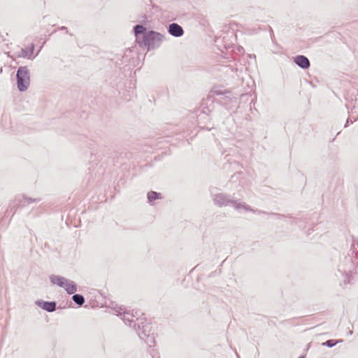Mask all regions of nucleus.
Returning a JSON list of instances; mask_svg holds the SVG:
<instances>
[{"instance_id":"14","label":"nucleus","mask_w":358,"mask_h":358,"mask_svg":"<svg viewBox=\"0 0 358 358\" xmlns=\"http://www.w3.org/2000/svg\"><path fill=\"white\" fill-rule=\"evenodd\" d=\"M154 335L155 333L153 331L152 333L148 334V335L145 336V338L143 339L149 347H152L155 345V340Z\"/></svg>"},{"instance_id":"3","label":"nucleus","mask_w":358,"mask_h":358,"mask_svg":"<svg viewBox=\"0 0 358 358\" xmlns=\"http://www.w3.org/2000/svg\"><path fill=\"white\" fill-rule=\"evenodd\" d=\"M215 95L220 96V103L229 110L234 111L237 108V99L232 96L230 90L222 89L221 87H214L208 95V99H211Z\"/></svg>"},{"instance_id":"8","label":"nucleus","mask_w":358,"mask_h":358,"mask_svg":"<svg viewBox=\"0 0 358 358\" xmlns=\"http://www.w3.org/2000/svg\"><path fill=\"white\" fill-rule=\"evenodd\" d=\"M42 47H43V45H41L36 55H34V44L31 43L29 47L25 48H22L18 53V57H23V58H27L29 59H34L36 57V56L38 54V52L41 50Z\"/></svg>"},{"instance_id":"10","label":"nucleus","mask_w":358,"mask_h":358,"mask_svg":"<svg viewBox=\"0 0 358 358\" xmlns=\"http://www.w3.org/2000/svg\"><path fill=\"white\" fill-rule=\"evenodd\" d=\"M168 32L174 37H180L184 34L182 27L176 22L171 23L168 27Z\"/></svg>"},{"instance_id":"11","label":"nucleus","mask_w":358,"mask_h":358,"mask_svg":"<svg viewBox=\"0 0 358 358\" xmlns=\"http://www.w3.org/2000/svg\"><path fill=\"white\" fill-rule=\"evenodd\" d=\"M294 62L297 65L303 69H307L310 66V62L308 58L302 55L296 57Z\"/></svg>"},{"instance_id":"6","label":"nucleus","mask_w":358,"mask_h":358,"mask_svg":"<svg viewBox=\"0 0 358 358\" xmlns=\"http://www.w3.org/2000/svg\"><path fill=\"white\" fill-rule=\"evenodd\" d=\"M17 86L20 92L26 91L30 84V73L27 66H20L16 73Z\"/></svg>"},{"instance_id":"20","label":"nucleus","mask_w":358,"mask_h":358,"mask_svg":"<svg viewBox=\"0 0 358 358\" xmlns=\"http://www.w3.org/2000/svg\"><path fill=\"white\" fill-rule=\"evenodd\" d=\"M301 358H303V357H301Z\"/></svg>"},{"instance_id":"18","label":"nucleus","mask_w":358,"mask_h":358,"mask_svg":"<svg viewBox=\"0 0 358 358\" xmlns=\"http://www.w3.org/2000/svg\"><path fill=\"white\" fill-rule=\"evenodd\" d=\"M250 57H251V58H255V57H256V56H255V55H250Z\"/></svg>"},{"instance_id":"17","label":"nucleus","mask_w":358,"mask_h":358,"mask_svg":"<svg viewBox=\"0 0 358 358\" xmlns=\"http://www.w3.org/2000/svg\"><path fill=\"white\" fill-rule=\"evenodd\" d=\"M59 30H62V31H65L66 34H69V35L72 36L73 34H71V33H69L68 31V28L66 27H64V26H62L60 27H59Z\"/></svg>"},{"instance_id":"9","label":"nucleus","mask_w":358,"mask_h":358,"mask_svg":"<svg viewBox=\"0 0 358 358\" xmlns=\"http://www.w3.org/2000/svg\"><path fill=\"white\" fill-rule=\"evenodd\" d=\"M36 305L42 308L44 310H46L49 313L54 312L57 308V302L56 301H46L41 299L37 300L35 302Z\"/></svg>"},{"instance_id":"19","label":"nucleus","mask_w":358,"mask_h":358,"mask_svg":"<svg viewBox=\"0 0 358 358\" xmlns=\"http://www.w3.org/2000/svg\"><path fill=\"white\" fill-rule=\"evenodd\" d=\"M224 68H225V69H230V70H231V71H232V69L229 68L228 66H224Z\"/></svg>"},{"instance_id":"2","label":"nucleus","mask_w":358,"mask_h":358,"mask_svg":"<svg viewBox=\"0 0 358 358\" xmlns=\"http://www.w3.org/2000/svg\"><path fill=\"white\" fill-rule=\"evenodd\" d=\"M113 310L117 315L121 317L125 324L134 327L141 339H144L148 334L153 331L150 324L147 323L145 320L136 324V321L142 320V319L138 317V313L137 310L135 312L132 310V313H130L127 311L124 307L117 305H115Z\"/></svg>"},{"instance_id":"7","label":"nucleus","mask_w":358,"mask_h":358,"mask_svg":"<svg viewBox=\"0 0 358 358\" xmlns=\"http://www.w3.org/2000/svg\"><path fill=\"white\" fill-rule=\"evenodd\" d=\"M41 201L40 198H31L24 194L18 195L15 197V203L20 208L24 207L31 203L34 202H39Z\"/></svg>"},{"instance_id":"1","label":"nucleus","mask_w":358,"mask_h":358,"mask_svg":"<svg viewBox=\"0 0 358 358\" xmlns=\"http://www.w3.org/2000/svg\"><path fill=\"white\" fill-rule=\"evenodd\" d=\"M210 197L215 206L222 207H232L235 210L241 212V210L252 212L257 214H266L265 211L255 210L246 203L242 201L240 199L234 196V194H230L225 192H218L217 187H210Z\"/></svg>"},{"instance_id":"16","label":"nucleus","mask_w":358,"mask_h":358,"mask_svg":"<svg viewBox=\"0 0 358 358\" xmlns=\"http://www.w3.org/2000/svg\"><path fill=\"white\" fill-rule=\"evenodd\" d=\"M324 345H327L328 347H333L336 344V341H334V340H329L327 341H326L324 343H323Z\"/></svg>"},{"instance_id":"15","label":"nucleus","mask_w":358,"mask_h":358,"mask_svg":"<svg viewBox=\"0 0 358 358\" xmlns=\"http://www.w3.org/2000/svg\"><path fill=\"white\" fill-rule=\"evenodd\" d=\"M73 294L72 300L74 301V303L79 306H83L85 301V297L80 294L74 293Z\"/></svg>"},{"instance_id":"5","label":"nucleus","mask_w":358,"mask_h":358,"mask_svg":"<svg viewBox=\"0 0 358 358\" xmlns=\"http://www.w3.org/2000/svg\"><path fill=\"white\" fill-rule=\"evenodd\" d=\"M49 278L52 284L64 288L68 294H73L77 292V285L71 280L57 275H51Z\"/></svg>"},{"instance_id":"13","label":"nucleus","mask_w":358,"mask_h":358,"mask_svg":"<svg viewBox=\"0 0 358 358\" xmlns=\"http://www.w3.org/2000/svg\"><path fill=\"white\" fill-rule=\"evenodd\" d=\"M148 203L151 205L154 204L155 200L162 199V194L159 192L150 191L147 194Z\"/></svg>"},{"instance_id":"12","label":"nucleus","mask_w":358,"mask_h":358,"mask_svg":"<svg viewBox=\"0 0 358 358\" xmlns=\"http://www.w3.org/2000/svg\"><path fill=\"white\" fill-rule=\"evenodd\" d=\"M133 31L136 38V40H140V36L141 35L142 37L144 33L148 31H146L145 28L141 24L135 25L133 28Z\"/></svg>"},{"instance_id":"4","label":"nucleus","mask_w":358,"mask_h":358,"mask_svg":"<svg viewBox=\"0 0 358 358\" xmlns=\"http://www.w3.org/2000/svg\"><path fill=\"white\" fill-rule=\"evenodd\" d=\"M164 40H165L164 35L159 32L150 30L144 33L142 36V41L139 43L141 46L145 47L148 51H150L159 48Z\"/></svg>"}]
</instances>
